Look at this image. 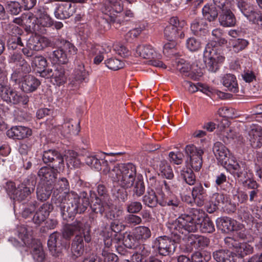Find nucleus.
Segmentation results:
<instances>
[{
  "instance_id": "nucleus-8",
  "label": "nucleus",
  "mask_w": 262,
  "mask_h": 262,
  "mask_svg": "<svg viewBox=\"0 0 262 262\" xmlns=\"http://www.w3.org/2000/svg\"><path fill=\"white\" fill-rule=\"evenodd\" d=\"M224 166L228 171L239 181H243L248 176V167L246 163L237 161L233 156L231 157L227 165Z\"/></svg>"
},
{
  "instance_id": "nucleus-5",
  "label": "nucleus",
  "mask_w": 262,
  "mask_h": 262,
  "mask_svg": "<svg viewBox=\"0 0 262 262\" xmlns=\"http://www.w3.org/2000/svg\"><path fill=\"white\" fill-rule=\"evenodd\" d=\"M77 52V48L73 44L65 41L60 48L50 53L49 58L53 64H65Z\"/></svg>"
},
{
  "instance_id": "nucleus-17",
  "label": "nucleus",
  "mask_w": 262,
  "mask_h": 262,
  "mask_svg": "<svg viewBox=\"0 0 262 262\" xmlns=\"http://www.w3.org/2000/svg\"><path fill=\"white\" fill-rule=\"evenodd\" d=\"M213 154L217 161L223 166L227 165L230 157L229 149L222 142H216L212 148Z\"/></svg>"
},
{
  "instance_id": "nucleus-11",
  "label": "nucleus",
  "mask_w": 262,
  "mask_h": 262,
  "mask_svg": "<svg viewBox=\"0 0 262 262\" xmlns=\"http://www.w3.org/2000/svg\"><path fill=\"white\" fill-rule=\"evenodd\" d=\"M224 60V57L219 55L214 49L207 45L204 52V61L209 71L215 72L219 69V63Z\"/></svg>"
},
{
  "instance_id": "nucleus-14",
  "label": "nucleus",
  "mask_w": 262,
  "mask_h": 262,
  "mask_svg": "<svg viewBox=\"0 0 262 262\" xmlns=\"http://www.w3.org/2000/svg\"><path fill=\"white\" fill-rule=\"evenodd\" d=\"M73 75V78L68 84V88L70 90H77L81 83L88 80L89 73L82 62H77Z\"/></svg>"
},
{
  "instance_id": "nucleus-18",
  "label": "nucleus",
  "mask_w": 262,
  "mask_h": 262,
  "mask_svg": "<svg viewBox=\"0 0 262 262\" xmlns=\"http://www.w3.org/2000/svg\"><path fill=\"white\" fill-rule=\"evenodd\" d=\"M32 135V130L24 126H15L7 131V135L11 138L22 140Z\"/></svg>"
},
{
  "instance_id": "nucleus-56",
  "label": "nucleus",
  "mask_w": 262,
  "mask_h": 262,
  "mask_svg": "<svg viewBox=\"0 0 262 262\" xmlns=\"http://www.w3.org/2000/svg\"><path fill=\"white\" fill-rule=\"evenodd\" d=\"M105 63L108 68L114 71L118 70L124 66V63L122 61L115 58H111L106 60Z\"/></svg>"
},
{
  "instance_id": "nucleus-35",
  "label": "nucleus",
  "mask_w": 262,
  "mask_h": 262,
  "mask_svg": "<svg viewBox=\"0 0 262 262\" xmlns=\"http://www.w3.org/2000/svg\"><path fill=\"white\" fill-rule=\"evenodd\" d=\"M249 140L253 148H259L262 145V130L260 128L251 129L249 132Z\"/></svg>"
},
{
  "instance_id": "nucleus-32",
  "label": "nucleus",
  "mask_w": 262,
  "mask_h": 262,
  "mask_svg": "<svg viewBox=\"0 0 262 262\" xmlns=\"http://www.w3.org/2000/svg\"><path fill=\"white\" fill-rule=\"evenodd\" d=\"M188 241L195 248H204L209 245L210 240L203 236L196 234H189L188 236Z\"/></svg>"
},
{
  "instance_id": "nucleus-41",
  "label": "nucleus",
  "mask_w": 262,
  "mask_h": 262,
  "mask_svg": "<svg viewBox=\"0 0 262 262\" xmlns=\"http://www.w3.org/2000/svg\"><path fill=\"white\" fill-rule=\"evenodd\" d=\"M203 17L209 21L214 20L218 16L216 7L213 5L207 4L202 9Z\"/></svg>"
},
{
  "instance_id": "nucleus-64",
  "label": "nucleus",
  "mask_w": 262,
  "mask_h": 262,
  "mask_svg": "<svg viewBox=\"0 0 262 262\" xmlns=\"http://www.w3.org/2000/svg\"><path fill=\"white\" fill-rule=\"evenodd\" d=\"M214 6L220 9L222 11L232 9V3L230 0H213Z\"/></svg>"
},
{
  "instance_id": "nucleus-30",
  "label": "nucleus",
  "mask_w": 262,
  "mask_h": 262,
  "mask_svg": "<svg viewBox=\"0 0 262 262\" xmlns=\"http://www.w3.org/2000/svg\"><path fill=\"white\" fill-rule=\"evenodd\" d=\"M221 25L226 27L234 26L236 24V18L231 9L222 11L219 16Z\"/></svg>"
},
{
  "instance_id": "nucleus-50",
  "label": "nucleus",
  "mask_w": 262,
  "mask_h": 262,
  "mask_svg": "<svg viewBox=\"0 0 262 262\" xmlns=\"http://www.w3.org/2000/svg\"><path fill=\"white\" fill-rule=\"evenodd\" d=\"M200 231L203 233H212L215 231L213 222L208 217H205L200 223Z\"/></svg>"
},
{
  "instance_id": "nucleus-31",
  "label": "nucleus",
  "mask_w": 262,
  "mask_h": 262,
  "mask_svg": "<svg viewBox=\"0 0 262 262\" xmlns=\"http://www.w3.org/2000/svg\"><path fill=\"white\" fill-rule=\"evenodd\" d=\"M222 83L228 90L233 93L238 91V86L236 77L231 74H227L222 78Z\"/></svg>"
},
{
  "instance_id": "nucleus-38",
  "label": "nucleus",
  "mask_w": 262,
  "mask_h": 262,
  "mask_svg": "<svg viewBox=\"0 0 262 262\" xmlns=\"http://www.w3.org/2000/svg\"><path fill=\"white\" fill-rule=\"evenodd\" d=\"M180 177L184 181L186 184L189 185H193L195 183V176L192 170L190 168L184 167L181 170Z\"/></svg>"
},
{
  "instance_id": "nucleus-46",
  "label": "nucleus",
  "mask_w": 262,
  "mask_h": 262,
  "mask_svg": "<svg viewBox=\"0 0 262 262\" xmlns=\"http://www.w3.org/2000/svg\"><path fill=\"white\" fill-rule=\"evenodd\" d=\"M159 170L163 177L168 179H171L173 177L172 170L167 161H161L159 165Z\"/></svg>"
},
{
  "instance_id": "nucleus-4",
  "label": "nucleus",
  "mask_w": 262,
  "mask_h": 262,
  "mask_svg": "<svg viewBox=\"0 0 262 262\" xmlns=\"http://www.w3.org/2000/svg\"><path fill=\"white\" fill-rule=\"evenodd\" d=\"M18 235L24 245L31 248L34 259L38 262L42 261L45 254L40 242L33 239L31 234L24 226L18 227Z\"/></svg>"
},
{
  "instance_id": "nucleus-21",
  "label": "nucleus",
  "mask_w": 262,
  "mask_h": 262,
  "mask_svg": "<svg viewBox=\"0 0 262 262\" xmlns=\"http://www.w3.org/2000/svg\"><path fill=\"white\" fill-rule=\"evenodd\" d=\"M217 227L225 232L237 230L241 228V225H237L236 221L228 217L219 218L216 220Z\"/></svg>"
},
{
  "instance_id": "nucleus-28",
  "label": "nucleus",
  "mask_w": 262,
  "mask_h": 262,
  "mask_svg": "<svg viewBox=\"0 0 262 262\" xmlns=\"http://www.w3.org/2000/svg\"><path fill=\"white\" fill-rule=\"evenodd\" d=\"M112 204L109 200L102 199L96 197L95 201L91 206L92 211L96 213L102 214L107 212L111 209Z\"/></svg>"
},
{
  "instance_id": "nucleus-55",
  "label": "nucleus",
  "mask_w": 262,
  "mask_h": 262,
  "mask_svg": "<svg viewBox=\"0 0 262 262\" xmlns=\"http://www.w3.org/2000/svg\"><path fill=\"white\" fill-rule=\"evenodd\" d=\"M213 257L217 262H231L229 252L224 250H220L213 252Z\"/></svg>"
},
{
  "instance_id": "nucleus-29",
  "label": "nucleus",
  "mask_w": 262,
  "mask_h": 262,
  "mask_svg": "<svg viewBox=\"0 0 262 262\" xmlns=\"http://www.w3.org/2000/svg\"><path fill=\"white\" fill-rule=\"evenodd\" d=\"M31 71V68L30 66L28 67L25 66L15 67V70L11 74V80L15 84H19V85L22 83L23 80L25 79L26 76H28V74Z\"/></svg>"
},
{
  "instance_id": "nucleus-48",
  "label": "nucleus",
  "mask_w": 262,
  "mask_h": 262,
  "mask_svg": "<svg viewBox=\"0 0 262 262\" xmlns=\"http://www.w3.org/2000/svg\"><path fill=\"white\" fill-rule=\"evenodd\" d=\"M227 201V198L223 193H215L211 199V201L213 203V208H209L207 211L209 213L214 212L220 204H223Z\"/></svg>"
},
{
  "instance_id": "nucleus-43",
  "label": "nucleus",
  "mask_w": 262,
  "mask_h": 262,
  "mask_svg": "<svg viewBox=\"0 0 262 262\" xmlns=\"http://www.w3.org/2000/svg\"><path fill=\"white\" fill-rule=\"evenodd\" d=\"M27 34L11 36L8 41L9 48L14 50L17 46L25 48L24 42L27 40Z\"/></svg>"
},
{
  "instance_id": "nucleus-63",
  "label": "nucleus",
  "mask_w": 262,
  "mask_h": 262,
  "mask_svg": "<svg viewBox=\"0 0 262 262\" xmlns=\"http://www.w3.org/2000/svg\"><path fill=\"white\" fill-rule=\"evenodd\" d=\"M186 47L191 51H196L201 47V43L199 39L190 37L187 40Z\"/></svg>"
},
{
  "instance_id": "nucleus-7",
  "label": "nucleus",
  "mask_w": 262,
  "mask_h": 262,
  "mask_svg": "<svg viewBox=\"0 0 262 262\" xmlns=\"http://www.w3.org/2000/svg\"><path fill=\"white\" fill-rule=\"evenodd\" d=\"M26 47L22 48L23 54L27 57L33 56V51H40L50 45L49 39L39 35H31L29 38L27 37Z\"/></svg>"
},
{
  "instance_id": "nucleus-39",
  "label": "nucleus",
  "mask_w": 262,
  "mask_h": 262,
  "mask_svg": "<svg viewBox=\"0 0 262 262\" xmlns=\"http://www.w3.org/2000/svg\"><path fill=\"white\" fill-rule=\"evenodd\" d=\"M243 14L247 17L249 21L256 25L257 23H258V20L261 18L260 16L262 13L255 9L253 6L250 5L244 11Z\"/></svg>"
},
{
  "instance_id": "nucleus-40",
  "label": "nucleus",
  "mask_w": 262,
  "mask_h": 262,
  "mask_svg": "<svg viewBox=\"0 0 262 262\" xmlns=\"http://www.w3.org/2000/svg\"><path fill=\"white\" fill-rule=\"evenodd\" d=\"M53 188V185H49L43 184L38 186L36 191L38 199L41 201L47 200L51 195Z\"/></svg>"
},
{
  "instance_id": "nucleus-9",
  "label": "nucleus",
  "mask_w": 262,
  "mask_h": 262,
  "mask_svg": "<svg viewBox=\"0 0 262 262\" xmlns=\"http://www.w3.org/2000/svg\"><path fill=\"white\" fill-rule=\"evenodd\" d=\"M83 238L86 243H89L91 242V236L90 229L86 232H83L82 234L81 233L77 234L72 240L71 250L72 258L74 260L80 257L84 253V246Z\"/></svg>"
},
{
  "instance_id": "nucleus-47",
  "label": "nucleus",
  "mask_w": 262,
  "mask_h": 262,
  "mask_svg": "<svg viewBox=\"0 0 262 262\" xmlns=\"http://www.w3.org/2000/svg\"><path fill=\"white\" fill-rule=\"evenodd\" d=\"M55 188L59 191V192L52 199L53 203L55 205V200L61 192L70 193L69 191V185L68 180L64 178L60 179L57 183L54 185Z\"/></svg>"
},
{
  "instance_id": "nucleus-26",
  "label": "nucleus",
  "mask_w": 262,
  "mask_h": 262,
  "mask_svg": "<svg viewBox=\"0 0 262 262\" xmlns=\"http://www.w3.org/2000/svg\"><path fill=\"white\" fill-rule=\"evenodd\" d=\"M72 119L67 118L59 129L61 134L64 137H68L72 134H77L80 131V121L74 126Z\"/></svg>"
},
{
  "instance_id": "nucleus-19",
  "label": "nucleus",
  "mask_w": 262,
  "mask_h": 262,
  "mask_svg": "<svg viewBox=\"0 0 262 262\" xmlns=\"http://www.w3.org/2000/svg\"><path fill=\"white\" fill-rule=\"evenodd\" d=\"M58 169L54 166L52 167L45 166L39 170L38 176L42 181L46 183V185H53L56 178Z\"/></svg>"
},
{
  "instance_id": "nucleus-24",
  "label": "nucleus",
  "mask_w": 262,
  "mask_h": 262,
  "mask_svg": "<svg viewBox=\"0 0 262 262\" xmlns=\"http://www.w3.org/2000/svg\"><path fill=\"white\" fill-rule=\"evenodd\" d=\"M52 210V204L48 203L42 204L34 215L33 222L36 224L40 225L46 220Z\"/></svg>"
},
{
  "instance_id": "nucleus-53",
  "label": "nucleus",
  "mask_w": 262,
  "mask_h": 262,
  "mask_svg": "<svg viewBox=\"0 0 262 262\" xmlns=\"http://www.w3.org/2000/svg\"><path fill=\"white\" fill-rule=\"evenodd\" d=\"M9 62L15 63V67H23L25 68V66L28 67V66H30L27 61L23 58L22 55L18 53L12 54L10 57Z\"/></svg>"
},
{
  "instance_id": "nucleus-34",
  "label": "nucleus",
  "mask_w": 262,
  "mask_h": 262,
  "mask_svg": "<svg viewBox=\"0 0 262 262\" xmlns=\"http://www.w3.org/2000/svg\"><path fill=\"white\" fill-rule=\"evenodd\" d=\"M33 190V188H30V187L27 186L25 184H21L20 185H18L16 188V189L15 190L13 198L14 200L17 201L24 200L28 195H29V194H31V192Z\"/></svg>"
},
{
  "instance_id": "nucleus-61",
  "label": "nucleus",
  "mask_w": 262,
  "mask_h": 262,
  "mask_svg": "<svg viewBox=\"0 0 262 262\" xmlns=\"http://www.w3.org/2000/svg\"><path fill=\"white\" fill-rule=\"evenodd\" d=\"M112 250H102L101 259L103 262H116L118 260V256L112 252Z\"/></svg>"
},
{
  "instance_id": "nucleus-45",
  "label": "nucleus",
  "mask_w": 262,
  "mask_h": 262,
  "mask_svg": "<svg viewBox=\"0 0 262 262\" xmlns=\"http://www.w3.org/2000/svg\"><path fill=\"white\" fill-rule=\"evenodd\" d=\"M181 202L175 196L171 195L169 198L167 197L162 201H159V205L161 206H171L172 209L180 210L181 209Z\"/></svg>"
},
{
  "instance_id": "nucleus-16",
  "label": "nucleus",
  "mask_w": 262,
  "mask_h": 262,
  "mask_svg": "<svg viewBox=\"0 0 262 262\" xmlns=\"http://www.w3.org/2000/svg\"><path fill=\"white\" fill-rule=\"evenodd\" d=\"M75 12V5L67 1L57 4L54 14L57 18L64 19L69 18Z\"/></svg>"
},
{
  "instance_id": "nucleus-42",
  "label": "nucleus",
  "mask_w": 262,
  "mask_h": 262,
  "mask_svg": "<svg viewBox=\"0 0 262 262\" xmlns=\"http://www.w3.org/2000/svg\"><path fill=\"white\" fill-rule=\"evenodd\" d=\"M234 251L236 255L243 258L252 254L253 252V247L249 243L238 242Z\"/></svg>"
},
{
  "instance_id": "nucleus-62",
  "label": "nucleus",
  "mask_w": 262,
  "mask_h": 262,
  "mask_svg": "<svg viewBox=\"0 0 262 262\" xmlns=\"http://www.w3.org/2000/svg\"><path fill=\"white\" fill-rule=\"evenodd\" d=\"M248 41L244 39L238 38L232 42L233 49L235 52H239L245 49L248 45Z\"/></svg>"
},
{
  "instance_id": "nucleus-59",
  "label": "nucleus",
  "mask_w": 262,
  "mask_h": 262,
  "mask_svg": "<svg viewBox=\"0 0 262 262\" xmlns=\"http://www.w3.org/2000/svg\"><path fill=\"white\" fill-rule=\"evenodd\" d=\"M6 7L8 11L13 15L18 14L21 10L19 3L16 1L7 2Z\"/></svg>"
},
{
  "instance_id": "nucleus-54",
  "label": "nucleus",
  "mask_w": 262,
  "mask_h": 262,
  "mask_svg": "<svg viewBox=\"0 0 262 262\" xmlns=\"http://www.w3.org/2000/svg\"><path fill=\"white\" fill-rule=\"evenodd\" d=\"M135 185H133L134 195L139 197L143 194L145 192V185L142 179L138 177L135 181Z\"/></svg>"
},
{
  "instance_id": "nucleus-20",
  "label": "nucleus",
  "mask_w": 262,
  "mask_h": 262,
  "mask_svg": "<svg viewBox=\"0 0 262 262\" xmlns=\"http://www.w3.org/2000/svg\"><path fill=\"white\" fill-rule=\"evenodd\" d=\"M193 201L199 207L203 206L207 196L206 190L203 188L201 183L194 185L191 190Z\"/></svg>"
},
{
  "instance_id": "nucleus-3",
  "label": "nucleus",
  "mask_w": 262,
  "mask_h": 262,
  "mask_svg": "<svg viewBox=\"0 0 262 262\" xmlns=\"http://www.w3.org/2000/svg\"><path fill=\"white\" fill-rule=\"evenodd\" d=\"M103 173L122 188L127 189L133 186L136 180L137 170L132 163H115L110 160V163L104 162Z\"/></svg>"
},
{
  "instance_id": "nucleus-6",
  "label": "nucleus",
  "mask_w": 262,
  "mask_h": 262,
  "mask_svg": "<svg viewBox=\"0 0 262 262\" xmlns=\"http://www.w3.org/2000/svg\"><path fill=\"white\" fill-rule=\"evenodd\" d=\"M186 24L185 21L180 20L177 17H172L169 20V25L164 29V36L170 41L183 38L185 34L183 28Z\"/></svg>"
},
{
  "instance_id": "nucleus-52",
  "label": "nucleus",
  "mask_w": 262,
  "mask_h": 262,
  "mask_svg": "<svg viewBox=\"0 0 262 262\" xmlns=\"http://www.w3.org/2000/svg\"><path fill=\"white\" fill-rule=\"evenodd\" d=\"M217 113L223 118V119L234 118L238 115L236 111L234 108L228 106L220 108L218 110Z\"/></svg>"
},
{
  "instance_id": "nucleus-44",
  "label": "nucleus",
  "mask_w": 262,
  "mask_h": 262,
  "mask_svg": "<svg viewBox=\"0 0 262 262\" xmlns=\"http://www.w3.org/2000/svg\"><path fill=\"white\" fill-rule=\"evenodd\" d=\"M66 160L69 167L77 168L81 165V161L78 157V154L73 150H68L66 154Z\"/></svg>"
},
{
  "instance_id": "nucleus-51",
  "label": "nucleus",
  "mask_w": 262,
  "mask_h": 262,
  "mask_svg": "<svg viewBox=\"0 0 262 262\" xmlns=\"http://www.w3.org/2000/svg\"><path fill=\"white\" fill-rule=\"evenodd\" d=\"M178 69L185 76L194 80L197 78L196 76L191 71V66L189 63L187 62L182 63L179 61L178 64Z\"/></svg>"
},
{
  "instance_id": "nucleus-27",
  "label": "nucleus",
  "mask_w": 262,
  "mask_h": 262,
  "mask_svg": "<svg viewBox=\"0 0 262 262\" xmlns=\"http://www.w3.org/2000/svg\"><path fill=\"white\" fill-rule=\"evenodd\" d=\"M83 224L80 221H75L72 224H66L62 230V235L66 239H70L76 232L83 229Z\"/></svg>"
},
{
  "instance_id": "nucleus-2",
  "label": "nucleus",
  "mask_w": 262,
  "mask_h": 262,
  "mask_svg": "<svg viewBox=\"0 0 262 262\" xmlns=\"http://www.w3.org/2000/svg\"><path fill=\"white\" fill-rule=\"evenodd\" d=\"M86 193L83 192L79 196L74 191L70 193L61 192L56 198L55 206L58 208L63 220H68L76 213L85 212L90 205L89 199Z\"/></svg>"
},
{
  "instance_id": "nucleus-58",
  "label": "nucleus",
  "mask_w": 262,
  "mask_h": 262,
  "mask_svg": "<svg viewBox=\"0 0 262 262\" xmlns=\"http://www.w3.org/2000/svg\"><path fill=\"white\" fill-rule=\"evenodd\" d=\"M211 258L210 253L196 252L191 256L192 262H206Z\"/></svg>"
},
{
  "instance_id": "nucleus-12",
  "label": "nucleus",
  "mask_w": 262,
  "mask_h": 262,
  "mask_svg": "<svg viewBox=\"0 0 262 262\" xmlns=\"http://www.w3.org/2000/svg\"><path fill=\"white\" fill-rule=\"evenodd\" d=\"M122 154V152H111L108 154L103 153L100 155H94L88 152L85 153L84 160L86 164L92 168L97 170L102 169L103 172V170L105 168V166H103L104 162L106 161L107 163H110L108 160L105 159V156H120Z\"/></svg>"
},
{
  "instance_id": "nucleus-36",
  "label": "nucleus",
  "mask_w": 262,
  "mask_h": 262,
  "mask_svg": "<svg viewBox=\"0 0 262 262\" xmlns=\"http://www.w3.org/2000/svg\"><path fill=\"white\" fill-rule=\"evenodd\" d=\"M143 204L150 208H154L159 204L157 196L153 189H148L142 198Z\"/></svg>"
},
{
  "instance_id": "nucleus-22",
  "label": "nucleus",
  "mask_w": 262,
  "mask_h": 262,
  "mask_svg": "<svg viewBox=\"0 0 262 262\" xmlns=\"http://www.w3.org/2000/svg\"><path fill=\"white\" fill-rule=\"evenodd\" d=\"M34 13L37 17L38 30L40 27H50L53 25L52 19L44 8L39 7L36 9Z\"/></svg>"
},
{
  "instance_id": "nucleus-25",
  "label": "nucleus",
  "mask_w": 262,
  "mask_h": 262,
  "mask_svg": "<svg viewBox=\"0 0 262 262\" xmlns=\"http://www.w3.org/2000/svg\"><path fill=\"white\" fill-rule=\"evenodd\" d=\"M136 55L145 59L158 58L160 54L157 53L150 45H139L136 50Z\"/></svg>"
},
{
  "instance_id": "nucleus-57",
  "label": "nucleus",
  "mask_w": 262,
  "mask_h": 262,
  "mask_svg": "<svg viewBox=\"0 0 262 262\" xmlns=\"http://www.w3.org/2000/svg\"><path fill=\"white\" fill-rule=\"evenodd\" d=\"M136 238L139 239H146L151 236L150 229L145 226H140L136 229Z\"/></svg>"
},
{
  "instance_id": "nucleus-15",
  "label": "nucleus",
  "mask_w": 262,
  "mask_h": 262,
  "mask_svg": "<svg viewBox=\"0 0 262 262\" xmlns=\"http://www.w3.org/2000/svg\"><path fill=\"white\" fill-rule=\"evenodd\" d=\"M42 160L46 164L52 163L53 166L59 169L64 167L62 156L55 150L49 149L45 151L42 156Z\"/></svg>"
},
{
  "instance_id": "nucleus-60",
  "label": "nucleus",
  "mask_w": 262,
  "mask_h": 262,
  "mask_svg": "<svg viewBox=\"0 0 262 262\" xmlns=\"http://www.w3.org/2000/svg\"><path fill=\"white\" fill-rule=\"evenodd\" d=\"M106 215L111 220H114L111 225V228L113 231L115 233H118L123 229L121 224L118 221L115 220L116 216L114 213L110 212V214L109 213H107Z\"/></svg>"
},
{
  "instance_id": "nucleus-37",
  "label": "nucleus",
  "mask_w": 262,
  "mask_h": 262,
  "mask_svg": "<svg viewBox=\"0 0 262 262\" xmlns=\"http://www.w3.org/2000/svg\"><path fill=\"white\" fill-rule=\"evenodd\" d=\"M230 124V122L227 119H222L217 128L222 136L227 138H234L235 135L232 133Z\"/></svg>"
},
{
  "instance_id": "nucleus-1",
  "label": "nucleus",
  "mask_w": 262,
  "mask_h": 262,
  "mask_svg": "<svg viewBox=\"0 0 262 262\" xmlns=\"http://www.w3.org/2000/svg\"><path fill=\"white\" fill-rule=\"evenodd\" d=\"M204 211L200 209L192 208L189 214H183L176 220L170 221L167 227L175 239H184L187 233L196 232L200 222L205 217Z\"/></svg>"
},
{
  "instance_id": "nucleus-23",
  "label": "nucleus",
  "mask_w": 262,
  "mask_h": 262,
  "mask_svg": "<svg viewBox=\"0 0 262 262\" xmlns=\"http://www.w3.org/2000/svg\"><path fill=\"white\" fill-rule=\"evenodd\" d=\"M40 82L34 76L28 75L20 85V89L25 93H32L36 91L40 85Z\"/></svg>"
},
{
  "instance_id": "nucleus-10",
  "label": "nucleus",
  "mask_w": 262,
  "mask_h": 262,
  "mask_svg": "<svg viewBox=\"0 0 262 262\" xmlns=\"http://www.w3.org/2000/svg\"><path fill=\"white\" fill-rule=\"evenodd\" d=\"M185 149L189 158L190 166L194 170L199 171L202 166V156L204 154V149L198 147L193 144H190L187 145Z\"/></svg>"
},
{
  "instance_id": "nucleus-33",
  "label": "nucleus",
  "mask_w": 262,
  "mask_h": 262,
  "mask_svg": "<svg viewBox=\"0 0 262 262\" xmlns=\"http://www.w3.org/2000/svg\"><path fill=\"white\" fill-rule=\"evenodd\" d=\"M53 79L54 84L60 86L66 83L67 77L66 75L65 69L60 65H57L53 73Z\"/></svg>"
},
{
  "instance_id": "nucleus-13",
  "label": "nucleus",
  "mask_w": 262,
  "mask_h": 262,
  "mask_svg": "<svg viewBox=\"0 0 262 262\" xmlns=\"http://www.w3.org/2000/svg\"><path fill=\"white\" fill-rule=\"evenodd\" d=\"M171 240L164 236L159 237L155 242V246L157 248L159 253L163 256L169 255L174 252L176 247L174 242H179L181 239L176 240L173 234L171 232Z\"/></svg>"
},
{
  "instance_id": "nucleus-49",
  "label": "nucleus",
  "mask_w": 262,
  "mask_h": 262,
  "mask_svg": "<svg viewBox=\"0 0 262 262\" xmlns=\"http://www.w3.org/2000/svg\"><path fill=\"white\" fill-rule=\"evenodd\" d=\"M24 24L34 31H38L37 17L35 14L28 13L24 15Z\"/></svg>"
}]
</instances>
